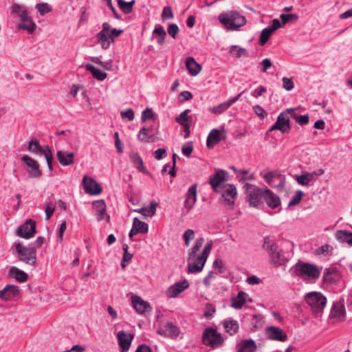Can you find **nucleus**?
Here are the masks:
<instances>
[{"instance_id": "44", "label": "nucleus", "mask_w": 352, "mask_h": 352, "mask_svg": "<svg viewBox=\"0 0 352 352\" xmlns=\"http://www.w3.org/2000/svg\"><path fill=\"white\" fill-rule=\"evenodd\" d=\"M295 110L296 109L293 108V111L291 112V118H294L301 126L307 124L309 120V116L307 114L298 116L295 113Z\"/></svg>"}, {"instance_id": "57", "label": "nucleus", "mask_w": 352, "mask_h": 352, "mask_svg": "<svg viewBox=\"0 0 352 352\" xmlns=\"http://www.w3.org/2000/svg\"><path fill=\"white\" fill-rule=\"evenodd\" d=\"M249 171L248 170H239V176L241 175V177L239 179L240 182H245L247 180H253L254 179V176L253 174L248 175Z\"/></svg>"}, {"instance_id": "15", "label": "nucleus", "mask_w": 352, "mask_h": 352, "mask_svg": "<svg viewBox=\"0 0 352 352\" xmlns=\"http://www.w3.org/2000/svg\"><path fill=\"white\" fill-rule=\"evenodd\" d=\"M180 333V330L177 326L174 324L172 322H168L164 326L160 327L157 330V333L172 339L177 338Z\"/></svg>"}, {"instance_id": "3", "label": "nucleus", "mask_w": 352, "mask_h": 352, "mask_svg": "<svg viewBox=\"0 0 352 352\" xmlns=\"http://www.w3.org/2000/svg\"><path fill=\"white\" fill-rule=\"evenodd\" d=\"M219 20L227 30L231 31L237 30L246 23L245 17L236 11L220 14Z\"/></svg>"}, {"instance_id": "16", "label": "nucleus", "mask_w": 352, "mask_h": 352, "mask_svg": "<svg viewBox=\"0 0 352 352\" xmlns=\"http://www.w3.org/2000/svg\"><path fill=\"white\" fill-rule=\"evenodd\" d=\"M221 194V199L226 206L232 207L237 196V191L234 184H228Z\"/></svg>"}, {"instance_id": "11", "label": "nucleus", "mask_w": 352, "mask_h": 352, "mask_svg": "<svg viewBox=\"0 0 352 352\" xmlns=\"http://www.w3.org/2000/svg\"><path fill=\"white\" fill-rule=\"evenodd\" d=\"M305 300L314 311H322L327 303V298L320 292H311L305 296Z\"/></svg>"}, {"instance_id": "9", "label": "nucleus", "mask_w": 352, "mask_h": 352, "mask_svg": "<svg viewBox=\"0 0 352 352\" xmlns=\"http://www.w3.org/2000/svg\"><path fill=\"white\" fill-rule=\"evenodd\" d=\"M293 108L287 109L281 112L277 117L276 122L269 129V132L275 130L280 131L282 133H288L291 130L290 119L291 112Z\"/></svg>"}, {"instance_id": "24", "label": "nucleus", "mask_w": 352, "mask_h": 352, "mask_svg": "<svg viewBox=\"0 0 352 352\" xmlns=\"http://www.w3.org/2000/svg\"><path fill=\"white\" fill-rule=\"evenodd\" d=\"M117 336L121 352L127 351L133 339V335L131 333L126 334L124 331H120L118 333Z\"/></svg>"}, {"instance_id": "64", "label": "nucleus", "mask_w": 352, "mask_h": 352, "mask_svg": "<svg viewBox=\"0 0 352 352\" xmlns=\"http://www.w3.org/2000/svg\"><path fill=\"white\" fill-rule=\"evenodd\" d=\"M166 148H160L157 149L153 153V156L156 160H160L162 159L166 155Z\"/></svg>"}, {"instance_id": "2", "label": "nucleus", "mask_w": 352, "mask_h": 352, "mask_svg": "<svg viewBox=\"0 0 352 352\" xmlns=\"http://www.w3.org/2000/svg\"><path fill=\"white\" fill-rule=\"evenodd\" d=\"M13 254H16L19 261L27 265L34 266L36 262V250L32 245L24 246L20 241H16L11 247Z\"/></svg>"}, {"instance_id": "1", "label": "nucleus", "mask_w": 352, "mask_h": 352, "mask_svg": "<svg viewBox=\"0 0 352 352\" xmlns=\"http://www.w3.org/2000/svg\"><path fill=\"white\" fill-rule=\"evenodd\" d=\"M11 14L20 20L17 25L18 29L25 30L29 34H32L35 31L36 25L32 17L29 16L28 12L24 6L13 3L11 7Z\"/></svg>"}, {"instance_id": "63", "label": "nucleus", "mask_w": 352, "mask_h": 352, "mask_svg": "<svg viewBox=\"0 0 352 352\" xmlns=\"http://www.w3.org/2000/svg\"><path fill=\"white\" fill-rule=\"evenodd\" d=\"M253 109L255 113L261 118H264L267 116V113L265 109L260 105H255Z\"/></svg>"}, {"instance_id": "62", "label": "nucleus", "mask_w": 352, "mask_h": 352, "mask_svg": "<svg viewBox=\"0 0 352 352\" xmlns=\"http://www.w3.org/2000/svg\"><path fill=\"white\" fill-rule=\"evenodd\" d=\"M93 207L97 212L98 210H104L107 206L105 201L103 199H100L93 202Z\"/></svg>"}, {"instance_id": "39", "label": "nucleus", "mask_w": 352, "mask_h": 352, "mask_svg": "<svg viewBox=\"0 0 352 352\" xmlns=\"http://www.w3.org/2000/svg\"><path fill=\"white\" fill-rule=\"evenodd\" d=\"M135 0L126 2L124 0H117L118 5L120 10L126 14H129L133 11V6L135 3Z\"/></svg>"}, {"instance_id": "41", "label": "nucleus", "mask_w": 352, "mask_h": 352, "mask_svg": "<svg viewBox=\"0 0 352 352\" xmlns=\"http://www.w3.org/2000/svg\"><path fill=\"white\" fill-rule=\"evenodd\" d=\"M153 34L158 35L157 43L159 45H162L164 43L166 36V33L161 25L157 24L155 25V29L153 31Z\"/></svg>"}, {"instance_id": "35", "label": "nucleus", "mask_w": 352, "mask_h": 352, "mask_svg": "<svg viewBox=\"0 0 352 352\" xmlns=\"http://www.w3.org/2000/svg\"><path fill=\"white\" fill-rule=\"evenodd\" d=\"M45 150H46V148H43L40 145L39 141L36 138L32 139L29 142L28 147H27V151H30L34 154L43 155V153L45 151Z\"/></svg>"}, {"instance_id": "54", "label": "nucleus", "mask_w": 352, "mask_h": 352, "mask_svg": "<svg viewBox=\"0 0 352 352\" xmlns=\"http://www.w3.org/2000/svg\"><path fill=\"white\" fill-rule=\"evenodd\" d=\"M155 117V113H153L152 109L146 108L142 113L141 120L142 122H145L146 120H153Z\"/></svg>"}, {"instance_id": "13", "label": "nucleus", "mask_w": 352, "mask_h": 352, "mask_svg": "<svg viewBox=\"0 0 352 352\" xmlns=\"http://www.w3.org/2000/svg\"><path fill=\"white\" fill-rule=\"evenodd\" d=\"M21 160L28 166L26 171L30 177L38 178L42 175V171L37 161L28 155H24Z\"/></svg>"}, {"instance_id": "58", "label": "nucleus", "mask_w": 352, "mask_h": 352, "mask_svg": "<svg viewBox=\"0 0 352 352\" xmlns=\"http://www.w3.org/2000/svg\"><path fill=\"white\" fill-rule=\"evenodd\" d=\"M195 238V232L192 229H188L186 230L184 234V239L185 241V245L186 246L189 245V243L190 240H192Z\"/></svg>"}, {"instance_id": "40", "label": "nucleus", "mask_w": 352, "mask_h": 352, "mask_svg": "<svg viewBox=\"0 0 352 352\" xmlns=\"http://www.w3.org/2000/svg\"><path fill=\"white\" fill-rule=\"evenodd\" d=\"M337 274L333 270L327 268L324 272L322 280L324 283L332 284L337 281Z\"/></svg>"}, {"instance_id": "53", "label": "nucleus", "mask_w": 352, "mask_h": 352, "mask_svg": "<svg viewBox=\"0 0 352 352\" xmlns=\"http://www.w3.org/2000/svg\"><path fill=\"white\" fill-rule=\"evenodd\" d=\"M193 151V144L192 142L185 143L182 148V153L184 155L189 157Z\"/></svg>"}, {"instance_id": "28", "label": "nucleus", "mask_w": 352, "mask_h": 352, "mask_svg": "<svg viewBox=\"0 0 352 352\" xmlns=\"http://www.w3.org/2000/svg\"><path fill=\"white\" fill-rule=\"evenodd\" d=\"M131 162L134 166L144 174H148V171L146 169L144 166V162L141 156L136 151H131L129 155Z\"/></svg>"}, {"instance_id": "32", "label": "nucleus", "mask_w": 352, "mask_h": 352, "mask_svg": "<svg viewBox=\"0 0 352 352\" xmlns=\"http://www.w3.org/2000/svg\"><path fill=\"white\" fill-rule=\"evenodd\" d=\"M186 67L189 74L192 76L197 75L201 69V65L198 64L192 57H188L186 58Z\"/></svg>"}, {"instance_id": "51", "label": "nucleus", "mask_w": 352, "mask_h": 352, "mask_svg": "<svg viewBox=\"0 0 352 352\" xmlns=\"http://www.w3.org/2000/svg\"><path fill=\"white\" fill-rule=\"evenodd\" d=\"M43 155H44V156L46 159V162H47V167H48L49 170H53L52 162L54 160V157H53L52 151L48 146H46V150L43 153Z\"/></svg>"}, {"instance_id": "27", "label": "nucleus", "mask_w": 352, "mask_h": 352, "mask_svg": "<svg viewBox=\"0 0 352 352\" xmlns=\"http://www.w3.org/2000/svg\"><path fill=\"white\" fill-rule=\"evenodd\" d=\"M56 157L62 166H66L74 163V155L72 152L59 151L56 153Z\"/></svg>"}, {"instance_id": "12", "label": "nucleus", "mask_w": 352, "mask_h": 352, "mask_svg": "<svg viewBox=\"0 0 352 352\" xmlns=\"http://www.w3.org/2000/svg\"><path fill=\"white\" fill-rule=\"evenodd\" d=\"M36 222L32 219H28L21 225L16 231V234L23 239H30L36 234Z\"/></svg>"}, {"instance_id": "4", "label": "nucleus", "mask_w": 352, "mask_h": 352, "mask_svg": "<svg viewBox=\"0 0 352 352\" xmlns=\"http://www.w3.org/2000/svg\"><path fill=\"white\" fill-rule=\"evenodd\" d=\"M321 270L315 265L298 261L294 266L293 274L300 278L316 279L319 278Z\"/></svg>"}, {"instance_id": "14", "label": "nucleus", "mask_w": 352, "mask_h": 352, "mask_svg": "<svg viewBox=\"0 0 352 352\" xmlns=\"http://www.w3.org/2000/svg\"><path fill=\"white\" fill-rule=\"evenodd\" d=\"M265 336L268 340L279 342H285L287 340V335L280 327L269 326L265 330Z\"/></svg>"}, {"instance_id": "10", "label": "nucleus", "mask_w": 352, "mask_h": 352, "mask_svg": "<svg viewBox=\"0 0 352 352\" xmlns=\"http://www.w3.org/2000/svg\"><path fill=\"white\" fill-rule=\"evenodd\" d=\"M245 192L248 194L250 206L257 208L262 204L264 196V188H260L254 185L246 183L243 186Z\"/></svg>"}, {"instance_id": "47", "label": "nucleus", "mask_w": 352, "mask_h": 352, "mask_svg": "<svg viewBox=\"0 0 352 352\" xmlns=\"http://www.w3.org/2000/svg\"><path fill=\"white\" fill-rule=\"evenodd\" d=\"M133 224L137 228L140 233L146 234L148 231V226L146 223L139 220L137 217L133 219Z\"/></svg>"}, {"instance_id": "26", "label": "nucleus", "mask_w": 352, "mask_h": 352, "mask_svg": "<svg viewBox=\"0 0 352 352\" xmlns=\"http://www.w3.org/2000/svg\"><path fill=\"white\" fill-rule=\"evenodd\" d=\"M225 138L226 136H222L219 129H214L210 132L207 138L206 145L209 148H212Z\"/></svg>"}, {"instance_id": "8", "label": "nucleus", "mask_w": 352, "mask_h": 352, "mask_svg": "<svg viewBox=\"0 0 352 352\" xmlns=\"http://www.w3.org/2000/svg\"><path fill=\"white\" fill-rule=\"evenodd\" d=\"M229 180L228 173L223 169H217L213 175L210 176L208 183L215 192H221L228 185Z\"/></svg>"}, {"instance_id": "52", "label": "nucleus", "mask_w": 352, "mask_h": 352, "mask_svg": "<svg viewBox=\"0 0 352 352\" xmlns=\"http://www.w3.org/2000/svg\"><path fill=\"white\" fill-rule=\"evenodd\" d=\"M302 195H303V192L302 190H296L294 196L289 201V202L288 204V207L294 206L298 204L302 200Z\"/></svg>"}, {"instance_id": "42", "label": "nucleus", "mask_w": 352, "mask_h": 352, "mask_svg": "<svg viewBox=\"0 0 352 352\" xmlns=\"http://www.w3.org/2000/svg\"><path fill=\"white\" fill-rule=\"evenodd\" d=\"M230 106L231 105H230V102H228V100H227L224 102L219 104L217 106L210 107L209 109V111H210L212 113L219 115V114L223 113L227 109H228Z\"/></svg>"}, {"instance_id": "50", "label": "nucleus", "mask_w": 352, "mask_h": 352, "mask_svg": "<svg viewBox=\"0 0 352 352\" xmlns=\"http://www.w3.org/2000/svg\"><path fill=\"white\" fill-rule=\"evenodd\" d=\"M35 9L38 10L41 16H45L46 14L52 11V8L47 3H40L36 4Z\"/></svg>"}, {"instance_id": "49", "label": "nucleus", "mask_w": 352, "mask_h": 352, "mask_svg": "<svg viewBox=\"0 0 352 352\" xmlns=\"http://www.w3.org/2000/svg\"><path fill=\"white\" fill-rule=\"evenodd\" d=\"M274 32L271 30V29L266 28L261 31L260 38H259V44L261 45H264L269 40L270 36Z\"/></svg>"}, {"instance_id": "33", "label": "nucleus", "mask_w": 352, "mask_h": 352, "mask_svg": "<svg viewBox=\"0 0 352 352\" xmlns=\"http://www.w3.org/2000/svg\"><path fill=\"white\" fill-rule=\"evenodd\" d=\"M87 71L89 72L93 77L98 80L103 81L107 76V73L100 70V69L96 68L93 65L87 63L85 65Z\"/></svg>"}, {"instance_id": "56", "label": "nucleus", "mask_w": 352, "mask_h": 352, "mask_svg": "<svg viewBox=\"0 0 352 352\" xmlns=\"http://www.w3.org/2000/svg\"><path fill=\"white\" fill-rule=\"evenodd\" d=\"M179 30V27L175 23L170 24L167 28L168 34L173 38H176Z\"/></svg>"}, {"instance_id": "37", "label": "nucleus", "mask_w": 352, "mask_h": 352, "mask_svg": "<svg viewBox=\"0 0 352 352\" xmlns=\"http://www.w3.org/2000/svg\"><path fill=\"white\" fill-rule=\"evenodd\" d=\"M336 238L341 243H346L352 246V232L347 230H338L336 233Z\"/></svg>"}, {"instance_id": "23", "label": "nucleus", "mask_w": 352, "mask_h": 352, "mask_svg": "<svg viewBox=\"0 0 352 352\" xmlns=\"http://www.w3.org/2000/svg\"><path fill=\"white\" fill-rule=\"evenodd\" d=\"M19 294V287L14 285H8L0 291V298L3 300L14 299Z\"/></svg>"}, {"instance_id": "17", "label": "nucleus", "mask_w": 352, "mask_h": 352, "mask_svg": "<svg viewBox=\"0 0 352 352\" xmlns=\"http://www.w3.org/2000/svg\"><path fill=\"white\" fill-rule=\"evenodd\" d=\"M82 184L85 191L89 195H99L102 190L100 184L95 179L87 175L84 176Z\"/></svg>"}, {"instance_id": "6", "label": "nucleus", "mask_w": 352, "mask_h": 352, "mask_svg": "<svg viewBox=\"0 0 352 352\" xmlns=\"http://www.w3.org/2000/svg\"><path fill=\"white\" fill-rule=\"evenodd\" d=\"M212 241L207 243L203 251L196 257L195 261L188 264L186 270L188 274L199 273L203 270L207 258L212 250Z\"/></svg>"}, {"instance_id": "7", "label": "nucleus", "mask_w": 352, "mask_h": 352, "mask_svg": "<svg viewBox=\"0 0 352 352\" xmlns=\"http://www.w3.org/2000/svg\"><path fill=\"white\" fill-rule=\"evenodd\" d=\"M225 341L221 334L212 327H207L202 334V342L212 349L221 346Z\"/></svg>"}, {"instance_id": "22", "label": "nucleus", "mask_w": 352, "mask_h": 352, "mask_svg": "<svg viewBox=\"0 0 352 352\" xmlns=\"http://www.w3.org/2000/svg\"><path fill=\"white\" fill-rule=\"evenodd\" d=\"M263 193V199L270 208L274 209L280 205L281 202L280 197L271 190L267 188H265Z\"/></svg>"}, {"instance_id": "30", "label": "nucleus", "mask_w": 352, "mask_h": 352, "mask_svg": "<svg viewBox=\"0 0 352 352\" xmlns=\"http://www.w3.org/2000/svg\"><path fill=\"white\" fill-rule=\"evenodd\" d=\"M256 344L254 340L250 338L242 340L237 352H256Z\"/></svg>"}, {"instance_id": "18", "label": "nucleus", "mask_w": 352, "mask_h": 352, "mask_svg": "<svg viewBox=\"0 0 352 352\" xmlns=\"http://www.w3.org/2000/svg\"><path fill=\"white\" fill-rule=\"evenodd\" d=\"M190 286L186 279L176 282L170 286L166 292V296L168 298H174L177 297L182 292L188 289Z\"/></svg>"}, {"instance_id": "25", "label": "nucleus", "mask_w": 352, "mask_h": 352, "mask_svg": "<svg viewBox=\"0 0 352 352\" xmlns=\"http://www.w3.org/2000/svg\"><path fill=\"white\" fill-rule=\"evenodd\" d=\"M132 304L133 308L140 314H144L148 310L151 309L149 303L144 301L141 297L135 296L132 297Z\"/></svg>"}, {"instance_id": "48", "label": "nucleus", "mask_w": 352, "mask_h": 352, "mask_svg": "<svg viewBox=\"0 0 352 352\" xmlns=\"http://www.w3.org/2000/svg\"><path fill=\"white\" fill-rule=\"evenodd\" d=\"M230 53L237 58L247 55L246 50L238 45H232L230 49Z\"/></svg>"}, {"instance_id": "19", "label": "nucleus", "mask_w": 352, "mask_h": 352, "mask_svg": "<svg viewBox=\"0 0 352 352\" xmlns=\"http://www.w3.org/2000/svg\"><path fill=\"white\" fill-rule=\"evenodd\" d=\"M158 134V131H154L152 125L142 127L138 134V139L142 142H154L155 135Z\"/></svg>"}, {"instance_id": "31", "label": "nucleus", "mask_w": 352, "mask_h": 352, "mask_svg": "<svg viewBox=\"0 0 352 352\" xmlns=\"http://www.w3.org/2000/svg\"><path fill=\"white\" fill-rule=\"evenodd\" d=\"M8 274L9 276L15 278L19 283H24L28 278V276L25 272L14 266L10 267Z\"/></svg>"}, {"instance_id": "36", "label": "nucleus", "mask_w": 352, "mask_h": 352, "mask_svg": "<svg viewBox=\"0 0 352 352\" xmlns=\"http://www.w3.org/2000/svg\"><path fill=\"white\" fill-rule=\"evenodd\" d=\"M246 293L241 291L238 293L236 297H233L231 299L232 307L236 309H240L243 307L245 303Z\"/></svg>"}, {"instance_id": "5", "label": "nucleus", "mask_w": 352, "mask_h": 352, "mask_svg": "<svg viewBox=\"0 0 352 352\" xmlns=\"http://www.w3.org/2000/svg\"><path fill=\"white\" fill-rule=\"evenodd\" d=\"M263 248L270 254L272 262L276 266L284 265L287 261L283 252L270 237L264 239Z\"/></svg>"}, {"instance_id": "21", "label": "nucleus", "mask_w": 352, "mask_h": 352, "mask_svg": "<svg viewBox=\"0 0 352 352\" xmlns=\"http://www.w3.org/2000/svg\"><path fill=\"white\" fill-rule=\"evenodd\" d=\"M102 29L96 34L97 43L101 45V47L103 50H107L109 48V41L108 39V32L110 25L107 22H104L102 25Z\"/></svg>"}, {"instance_id": "45", "label": "nucleus", "mask_w": 352, "mask_h": 352, "mask_svg": "<svg viewBox=\"0 0 352 352\" xmlns=\"http://www.w3.org/2000/svg\"><path fill=\"white\" fill-rule=\"evenodd\" d=\"M296 180L302 186H307L309 183L313 180V177L309 173L304 172L302 175H297Z\"/></svg>"}, {"instance_id": "46", "label": "nucleus", "mask_w": 352, "mask_h": 352, "mask_svg": "<svg viewBox=\"0 0 352 352\" xmlns=\"http://www.w3.org/2000/svg\"><path fill=\"white\" fill-rule=\"evenodd\" d=\"M190 111V109H186L185 111L182 112L177 117H176L175 121L182 126L188 124H190V118L188 116Z\"/></svg>"}, {"instance_id": "59", "label": "nucleus", "mask_w": 352, "mask_h": 352, "mask_svg": "<svg viewBox=\"0 0 352 352\" xmlns=\"http://www.w3.org/2000/svg\"><path fill=\"white\" fill-rule=\"evenodd\" d=\"M265 92H267V89L264 86L260 85L251 93V96L257 98Z\"/></svg>"}, {"instance_id": "43", "label": "nucleus", "mask_w": 352, "mask_h": 352, "mask_svg": "<svg viewBox=\"0 0 352 352\" xmlns=\"http://www.w3.org/2000/svg\"><path fill=\"white\" fill-rule=\"evenodd\" d=\"M204 242V239L202 237L197 239L196 240L195 245L190 250V252L188 254V261L190 259H192L195 257L197 252L199 250V249L202 246Z\"/></svg>"}, {"instance_id": "20", "label": "nucleus", "mask_w": 352, "mask_h": 352, "mask_svg": "<svg viewBox=\"0 0 352 352\" xmlns=\"http://www.w3.org/2000/svg\"><path fill=\"white\" fill-rule=\"evenodd\" d=\"M197 184H194L192 185L188 190L185 195V201L184 203V206L185 208L188 210V211L190 210L197 201Z\"/></svg>"}, {"instance_id": "29", "label": "nucleus", "mask_w": 352, "mask_h": 352, "mask_svg": "<svg viewBox=\"0 0 352 352\" xmlns=\"http://www.w3.org/2000/svg\"><path fill=\"white\" fill-rule=\"evenodd\" d=\"M222 324L226 331L230 336L236 333L239 329V322L232 318L224 320L222 322Z\"/></svg>"}, {"instance_id": "38", "label": "nucleus", "mask_w": 352, "mask_h": 352, "mask_svg": "<svg viewBox=\"0 0 352 352\" xmlns=\"http://www.w3.org/2000/svg\"><path fill=\"white\" fill-rule=\"evenodd\" d=\"M263 324V318L261 314L254 315L250 320V330L253 332L261 329Z\"/></svg>"}, {"instance_id": "60", "label": "nucleus", "mask_w": 352, "mask_h": 352, "mask_svg": "<svg viewBox=\"0 0 352 352\" xmlns=\"http://www.w3.org/2000/svg\"><path fill=\"white\" fill-rule=\"evenodd\" d=\"M283 87L287 91H291L294 87L293 80L291 78H288L287 77H283Z\"/></svg>"}, {"instance_id": "34", "label": "nucleus", "mask_w": 352, "mask_h": 352, "mask_svg": "<svg viewBox=\"0 0 352 352\" xmlns=\"http://www.w3.org/2000/svg\"><path fill=\"white\" fill-rule=\"evenodd\" d=\"M346 315V311L344 305H335L331 311L330 316L331 318H335L338 320H342Z\"/></svg>"}, {"instance_id": "61", "label": "nucleus", "mask_w": 352, "mask_h": 352, "mask_svg": "<svg viewBox=\"0 0 352 352\" xmlns=\"http://www.w3.org/2000/svg\"><path fill=\"white\" fill-rule=\"evenodd\" d=\"M161 16L162 20L173 18V13L172 12L171 8L169 6L164 7Z\"/></svg>"}, {"instance_id": "55", "label": "nucleus", "mask_w": 352, "mask_h": 352, "mask_svg": "<svg viewBox=\"0 0 352 352\" xmlns=\"http://www.w3.org/2000/svg\"><path fill=\"white\" fill-rule=\"evenodd\" d=\"M280 17L283 25H285L292 20H297L298 19V16L296 14H282Z\"/></svg>"}]
</instances>
